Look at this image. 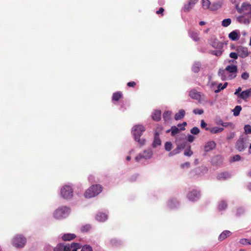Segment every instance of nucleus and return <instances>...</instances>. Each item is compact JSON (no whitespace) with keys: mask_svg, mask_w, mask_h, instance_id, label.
<instances>
[{"mask_svg":"<svg viewBox=\"0 0 251 251\" xmlns=\"http://www.w3.org/2000/svg\"><path fill=\"white\" fill-rule=\"evenodd\" d=\"M145 131V128L142 125H136L132 129V132L134 136L135 140L141 145L145 144V140L144 139H140V137Z\"/></svg>","mask_w":251,"mask_h":251,"instance_id":"nucleus-1","label":"nucleus"},{"mask_svg":"<svg viewBox=\"0 0 251 251\" xmlns=\"http://www.w3.org/2000/svg\"><path fill=\"white\" fill-rule=\"evenodd\" d=\"M80 246L77 243L71 244H59L54 249V251H77Z\"/></svg>","mask_w":251,"mask_h":251,"instance_id":"nucleus-2","label":"nucleus"},{"mask_svg":"<svg viewBox=\"0 0 251 251\" xmlns=\"http://www.w3.org/2000/svg\"><path fill=\"white\" fill-rule=\"evenodd\" d=\"M101 191L102 187L100 185H93L86 190L84 196L86 198H91L98 195Z\"/></svg>","mask_w":251,"mask_h":251,"instance_id":"nucleus-3","label":"nucleus"},{"mask_svg":"<svg viewBox=\"0 0 251 251\" xmlns=\"http://www.w3.org/2000/svg\"><path fill=\"white\" fill-rule=\"evenodd\" d=\"M70 209L66 206H62L57 208L53 213L55 219H61L67 217L70 214Z\"/></svg>","mask_w":251,"mask_h":251,"instance_id":"nucleus-4","label":"nucleus"},{"mask_svg":"<svg viewBox=\"0 0 251 251\" xmlns=\"http://www.w3.org/2000/svg\"><path fill=\"white\" fill-rule=\"evenodd\" d=\"M26 242V238L22 235H16L12 240V245L17 248H23Z\"/></svg>","mask_w":251,"mask_h":251,"instance_id":"nucleus-5","label":"nucleus"},{"mask_svg":"<svg viewBox=\"0 0 251 251\" xmlns=\"http://www.w3.org/2000/svg\"><path fill=\"white\" fill-rule=\"evenodd\" d=\"M61 195L64 199H69L73 196V190L70 186L65 185L61 189Z\"/></svg>","mask_w":251,"mask_h":251,"instance_id":"nucleus-6","label":"nucleus"},{"mask_svg":"<svg viewBox=\"0 0 251 251\" xmlns=\"http://www.w3.org/2000/svg\"><path fill=\"white\" fill-rule=\"evenodd\" d=\"M237 11L240 13L248 15L251 17V5L247 3H243L241 7L237 9Z\"/></svg>","mask_w":251,"mask_h":251,"instance_id":"nucleus-7","label":"nucleus"},{"mask_svg":"<svg viewBox=\"0 0 251 251\" xmlns=\"http://www.w3.org/2000/svg\"><path fill=\"white\" fill-rule=\"evenodd\" d=\"M226 70L227 71V73L229 74V79H232L236 77L237 71L236 66L234 65H228L226 67Z\"/></svg>","mask_w":251,"mask_h":251,"instance_id":"nucleus-8","label":"nucleus"},{"mask_svg":"<svg viewBox=\"0 0 251 251\" xmlns=\"http://www.w3.org/2000/svg\"><path fill=\"white\" fill-rule=\"evenodd\" d=\"M152 155V151L151 149L144 151L142 154L140 153L135 157L137 161H139L141 159H149L151 157Z\"/></svg>","mask_w":251,"mask_h":251,"instance_id":"nucleus-9","label":"nucleus"},{"mask_svg":"<svg viewBox=\"0 0 251 251\" xmlns=\"http://www.w3.org/2000/svg\"><path fill=\"white\" fill-rule=\"evenodd\" d=\"M199 0H189L187 3H185L183 7V10L185 12L190 11L198 2Z\"/></svg>","mask_w":251,"mask_h":251,"instance_id":"nucleus-10","label":"nucleus"},{"mask_svg":"<svg viewBox=\"0 0 251 251\" xmlns=\"http://www.w3.org/2000/svg\"><path fill=\"white\" fill-rule=\"evenodd\" d=\"M200 197V193L197 191H193L188 194L187 197L191 201H195L198 200Z\"/></svg>","mask_w":251,"mask_h":251,"instance_id":"nucleus-11","label":"nucleus"},{"mask_svg":"<svg viewBox=\"0 0 251 251\" xmlns=\"http://www.w3.org/2000/svg\"><path fill=\"white\" fill-rule=\"evenodd\" d=\"M237 20L241 24L248 25L250 23V17L249 15L244 14V15L239 16Z\"/></svg>","mask_w":251,"mask_h":251,"instance_id":"nucleus-12","label":"nucleus"},{"mask_svg":"<svg viewBox=\"0 0 251 251\" xmlns=\"http://www.w3.org/2000/svg\"><path fill=\"white\" fill-rule=\"evenodd\" d=\"M216 146V143L213 141H208L205 143L204 150L205 152H208L213 150Z\"/></svg>","mask_w":251,"mask_h":251,"instance_id":"nucleus-13","label":"nucleus"},{"mask_svg":"<svg viewBox=\"0 0 251 251\" xmlns=\"http://www.w3.org/2000/svg\"><path fill=\"white\" fill-rule=\"evenodd\" d=\"M250 97H251V88L243 91L239 95V97L244 100H246Z\"/></svg>","mask_w":251,"mask_h":251,"instance_id":"nucleus-14","label":"nucleus"},{"mask_svg":"<svg viewBox=\"0 0 251 251\" xmlns=\"http://www.w3.org/2000/svg\"><path fill=\"white\" fill-rule=\"evenodd\" d=\"M218 75L221 77V79L223 80H225L227 79H228V75L229 74L227 73V71L225 69H220L218 72Z\"/></svg>","mask_w":251,"mask_h":251,"instance_id":"nucleus-15","label":"nucleus"},{"mask_svg":"<svg viewBox=\"0 0 251 251\" xmlns=\"http://www.w3.org/2000/svg\"><path fill=\"white\" fill-rule=\"evenodd\" d=\"M231 176L230 174L227 172H223L219 174L217 176V178L219 180H225Z\"/></svg>","mask_w":251,"mask_h":251,"instance_id":"nucleus-16","label":"nucleus"},{"mask_svg":"<svg viewBox=\"0 0 251 251\" xmlns=\"http://www.w3.org/2000/svg\"><path fill=\"white\" fill-rule=\"evenodd\" d=\"M189 96L195 100H198L201 99L200 93L195 90H192L189 92Z\"/></svg>","mask_w":251,"mask_h":251,"instance_id":"nucleus-17","label":"nucleus"},{"mask_svg":"<svg viewBox=\"0 0 251 251\" xmlns=\"http://www.w3.org/2000/svg\"><path fill=\"white\" fill-rule=\"evenodd\" d=\"M206 130H209L212 134H216L222 132L224 130V128L219 127H213L212 128H206Z\"/></svg>","mask_w":251,"mask_h":251,"instance_id":"nucleus-18","label":"nucleus"},{"mask_svg":"<svg viewBox=\"0 0 251 251\" xmlns=\"http://www.w3.org/2000/svg\"><path fill=\"white\" fill-rule=\"evenodd\" d=\"M236 148L239 151H242L244 150L245 146L243 139H239L236 144Z\"/></svg>","mask_w":251,"mask_h":251,"instance_id":"nucleus-19","label":"nucleus"},{"mask_svg":"<svg viewBox=\"0 0 251 251\" xmlns=\"http://www.w3.org/2000/svg\"><path fill=\"white\" fill-rule=\"evenodd\" d=\"M159 133L155 132L154 134V140L152 143L153 147H156L157 146L161 145V140L159 137Z\"/></svg>","mask_w":251,"mask_h":251,"instance_id":"nucleus-20","label":"nucleus"},{"mask_svg":"<svg viewBox=\"0 0 251 251\" xmlns=\"http://www.w3.org/2000/svg\"><path fill=\"white\" fill-rule=\"evenodd\" d=\"M97 221L100 222H104L107 219V216L103 213H98L96 217Z\"/></svg>","mask_w":251,"mask_h":251,"instance_id":"nucleus-21","label":"nucleus"},{"mask_svg":"<svg viewBox=\"0 0 251 251\" xmlns=\"http://www.w3.org/2000/svg\"><path fill=\"white\" fill-rule=\"evenodd\" d=\"M228 37L231 40L236 41L239 39L240 35L236 31H233L229 34Z\"/></svg>","mask_w":251,"mask_h":251,"instance_id":"nucleus-22","label":"nucleus"},{"mask_svg":"<svg viewBox=\"0 0 251 251\" xmlns=\"http://www.w3.org/2000/svg\"><path fill=\"white\" fill-rule=\"evenodd\" d=\"M152 118L154 121H159L161 119V111L155 110L152 114Z\"/></svg>","mask_w":251,"mask_h":251,"instance_id":"nucleus-23","label":"nucleus"},{"mask_svg":"<svg viewBox=\"0 0 251 251\" xmlns=\"http://www.w3.org/2000/svg\"><path fill=\"white\" fill-rule=\"evenodd\" d=\"M185 112L183 109H180L178 112L176 113L175 116V119L176 120H179L182 119L185 116Z\"/></svg>","mask_w":251,"mask_h":251,"instance_id":"nucleus-24","label":"nucleus"},{"mask_svg":"<svg viewBox=\"0 0 251 251\" xmlns=\"http://www.w3.org/2000/svg\"><path fill=\"white\" fill-rule=\"evenodd\" d=\"M172 114V112L169 111H166L163 113V118L165 122H168L171 120Z\"/></svg>","mask_w":251,"mask_h":251,"instance_id":"nucleus-25","label":"nucleus"},{"mask_svg":"<svg viewBox=\"0 0 251 251\" xmlns=\"http://www.w3.org/2000/svg\"><path fill=\"white\" fill-rule=\"evenodd\" d=\"M231 235V232L228 230L224 231L219 236V239L220 240L222 241L226 239L227 236Z\"/></svg>","mask_w":251,"mask_h":251,"instance_id":"nucleus-26","label":"nucleus"},{"mask_svg":"<svg viewBox=\"0 0 251 251\" xmlns=\"http://www.w3.org/2000/svg\"><path fill=\"white\" fill-rule=\"evenodd\" d=\"M75 235L74 234L67 233L62 236V239L64 241H69L74 239Z\"/></svg>","mask_w":251,"mask_h":251,"instance_id":"nucleus-27","label":"nucleus"},{"mask_svg":"<svg viewBox=\"0 0 251 251\" xmlns=\"http://www.w3.org/2000/svg\"><path fill=\"white\" fill-rule=\"evenodd\" d=\"M183 148V146H178L174 150L170 152L169 154V156H172L178 153Z\"/></svg>","mask_w":251,"mask_h":251,"instance_id":"nucleus-28","label":"nucleus"},{"mask_svg":"<svg viewBox=\"0 0 251 251\" xmlns=\"http://www.w3.org/2000/svg\"><path fill=\"white\" fill-rule=\"evenodd\" d=\"M242 110V107L240 105H237L233 109V115L235 116H237L239 115L240 111Z\"/></svg>","mask_w":251,"mask_h":251,"instance_id":"nucleus-29","label":"nucleus"},{"mask_svg":"<svg viewBox=\"0 0 251 251\" xmlns=\"http://www.w3.org/2000/svg\"><path fill=\"white\" fill-rule=\"evenodd\" d=\"M239 51L241 52L240 56H241L243 58L246 57V56H247L248 55V50L247 48H240Z\"/></svg>","mask_w":251,"mask_h":251,"instance_id":"nucleus-30","label":"nucleus"},{"mask_svg":"<svg viewBox=\"0 0 251 251\" xmlns=\"http://www.w3.org/2000/svg\"><path fill=\"white\" fill-rule=\"evenodd\" d=\"M201 64L199 62H196L192 67V71L195 73H198L200 71Z\"/></svg>","mask_w":251,"mask_h":251,"instance_id":"nucleus-31","label":"nucleus"},{"mask_svg":"<svg viewBox=\"0 0 251 251\" xmlns=\"http://www.w3.org/2000/svg\"><path fill=\"white\" fill-rule=\"evenodd\" d=\"M210 5V2L209 0H202V6L204 9H207L209 8Z\"/></svg>","mask_w":251,"mask_h":251,"instance_id":"nucleus-32","label":"nucleus"},{"mask_svg":"<svg viewBox=\"0 0 251 251\" xmlns=\"http://www.w3.org/2000/svg\"><path fill=\"white\" fill-rule=\"evenodd\" d=\"M122 96V93L121 92H116L113 94L112 99L114 100H118Z\"/></svg>","mask_w":251,"mask_h":251,"instance_id":"nucleus-33","label":"nucleus"},{"mask_svg":"<svg viewBox=\"0 0 251 251\" xmlns=\"http://www.w3.org/2000/svg\"><path fill=\"white\" fill-rule=\"evenodd\" d=\"M231 21L230 19H226L222 21V25L224 27L228 26L231 24Z\"/></svg>","mask_w":251,"mask_h":251,"instance_id":"nucleus-34","label":"nucleus"},{"mask_svg":"<svg viewBox=\"0 0 251 251\" xmlns=\"http://www.w3.org/2000/svg\"><path fill=\"white\" fill-rule=\"evenodd\" d=\"M180 130L176 126H172V135L175 136L176 134L178 133Z\"/></svg>","mask_w":251,"mask_h":251,"instance_id":"nucleus-35","label":"nucleus"},{"mask_svg":"<svg viewBox=\"0 0 251 251\" xmlns=\"http://www.w3.org/2000/svg\"><path fill=\"white\" fill-rule=\"evenodd\" d=\"M221 5H222V3L220 2H218L215 3L212 5V7L211 8V9L212 10H217V9H219V8H220L221 7Z\"/></svg>","mask_w":251,"mask_h":251,"instance_id":"nucleus-36","label":"nucleus"},{"mask_svg":"<svg viewBox=\"0 0 251 251\" xmlns=\"http://www.w3.org/2000/svg\"><path fill=\"white\" fill-rule=\"evenodd\" d=\"M172 149V144L170 142H167L165 144V149L167 151H170Z\"/></svg>","mask_w":251,"mask_h":251,"instance_id":"nucleus-37","label":"nucleus"},{"mask_svg":"<svg viewBox=\"0 0 251 251\" xmlns=\"http://www.w3.org/2000/svg\"><path fill=\"white\" fill-rule=\"evenodd\" d=\"M190 35L191 38L194 40V41H198L199 39V34L197 32H192L190 33Z\"/></svg>","mask_w":251,"mask_h":251,"instance_id":"nucleus-38","label":"nucleus"},{"mask_svg":"<svg viewBox=\"0 0 251 251\" xmlns=\"http://www.w3.org/2000/svg\"><path fill=\"white\" fill-rule=\"evenodd\" d=\"M226 203L224 201H222L219 204L218 208L220 210L225 209L226 207Z\"/></svg>","mask_w":251,"mask_h":251,"instance_id":"nucleus-39","label":"nucleus"},{"mask_svg":"<svg viewBox=\"0 0 251 251\" xmlns=\"http://www.w3.org/2000/svg\"><path fill=\"white\" fill-rule=\"evenodd\" d=\"M177 202L176 200H171L169 201L168 205L171 208H174L176 206Z\"/></svg>","mask_w":251,"mask_h":251,"instance_id":"nucleus-40","label":"nucleus"},{"mask_svg":"<svg viewBox=\"0 0 251 251\" xmlns=\"http://www.w3.org/2000/svg\"><path fill=\"white\" fill-rule=\"evenodd\" d=\"M184 154L185 156H191L193 154V151L190 149V147L185 150Z\"/></svg>","mask_w":251,"mask_h":251,"instance_id":"nucleus-41","label":"nucleus"},{"mask_svg":"<svg viewBox=\"0 0 251 251\" xmlns=\"http://www.w3.org/2000/svg\"><path fill=\"white\" fill-rule=\"evenodd\" d=\"M81 251H93V249L90 246L86 245L82 247Z\"/></svg>","mask_w":251,"mask_h":251,"instance_id":"nucleus-42","label":"nucleus"},{"mask_svg":"<svg viewBox=\"0 0 251 251\" xmlns=\"http://www.w3.org/2000/svg\"><path fill=\"white\" fill-rule=\"evenodd\" d=\"M245 132L246 134L251 133V126L250 125H246L244 127Z\"/></svg>","mask_w":251,"mask_h":251,"instance_id":"nucleus-43","label":"nucleus"},{"mask_svg":"<svg viewBox=\"0 0 251 251\" xmlns=\"http://www.w3.org/2000/svg\"><path fill=\"white\" fill-rule=\"evenodd\" d=\"M200 132V130L197 127H194L191 129V133L193 134L197 135Z\"/></svg>","mask_w":251,"mask_h":251,"instance_id":"nucleus-44","label":"nucleus"},{"mask_svg":"<svg viewBox=\"0 0 251 251\" xmlns=\"http://www.w3.org/2000/svg\"><path fill=\"white\" fill-rule=\"evenodd\" d=\"M250 240H248L247 239H242L240 240V243L241 244H243V245H251L250 243Z\"/></svg>","mask_w":251,"mask_h":251,"instance_id":"nucleus-45","label":"nucleus"},{"mask_svg":"<svg viewBox=\"0 0 251 251\" xmlns=\"http://www.w3.org/2000/svg\"><path fill=\"white\" fill-rule=\"evenodd\" d=\"M186 122H183L181 124H178L176 127H177L181 130H184L185 129V126H186Z\"/></svg>","mask_w":251,"mask_h":251,"instance_id":"nucleus-46","label":"nucleus"},{"mask_svg":"<svg viewBox=\"0 0 251 251\" xmlns=\"http://www.w3.org/2000/svg\"><path fill=\"white\" fill-rule=\"evenodd\" d=\"M193 113L195 114L201 115L203 113L204 111L201 109H195L193 110Z\"/></svg>","mask_w":251,"mask_h":251,"instance_id":"nucleus-47","label":"nucleus"},{"mask_svg":"<svg viewBox=\"0 0 251 251\" xmlns=\"http://www.w3.org/2000/svg\"><path fill=\"white\" fill-rule=\"evenodd\" d=\"M241 77L244 80H247L249 77V74L247 72H244L242 74Z\"/></svg>","mask_w":251,"mask_h":251,"instance_id":"nucleus-48","label":"nucleus"},{"mask_svg":"<svg viewBox=\"0 0 251 251\" xmlns=\"http://www.w3.org/2000/svg\"><path fill=\"white\" fill-rule=\"evenodd\" d=\"M91 228V226L89 225H85L84 226H83L81 227V230L82 231H88Z\"/></svg>","mask_w":251,"mask_h":251,"instance_id":"nucleus-49","label":"nucleus"},{"mask_svg":"<svg viewBox=\"0 0 251 251\" xmlns=\"http://www.w3.org/2000/svg\"><path fill=\"white\" fill-rule=\"evenodd\" d=\"M222 51L218 50H214L212 51V53L214 55H215L217 56H220L222 54Z\"/></svg>","mask_w":251,"mask_h":251,"instance_id":"nucleus-50","label":"nucleus"},{"mask_svg":"<svg viewBox=\"0 0 251 251\" xmlns=\"http://www.w3.org/2000/svg\"><path fill=\"white\" fill-rule=\"evenodd\" d=\"M241 159V156L239 155H235L232 157L233 161H239Z\"/></svg>","mask_w":251,"mask_h":251,"instance_id":"nucleus-51","label":"nucleus"},{"mask_svg":"<svg viewBox=\"0 0 251 251\" xmlns=\"http://www.w3.org/2000/svg\"><path fill=\"white\" fill-rule=\"evenodd\" d=\"M229 56L232 58H234V59H237V57H238V56H237V54H236V53L235 52H231L229 54Z\"/></svg>","mask_w":251,"mask_h":251,"instance_id":"nucleus-52","label":"nucleus"},{"mask_svg":"<svg viewBox=\"0 0 251 251\" xmlns=\"http://www.w3.org/2000/svg\"><path fill=\"white\" fill-rule=\"evenodd\" d=\"M189 167H190V163L189 162H185L181 165V167L183 169L184 168H189Z\"/></svg>","mask_w":251,"mask_h":251,"instance_id":"nucleus-53","label":"nucleus"},{"mask_svg":"<svg viewBox=\"0 0 251 251\" xmlns=\"http://www.w3.org/2000/svg\"><path fill=\"white\" fill-rule=\"evenodd\" d=\"M242 91L241 87H239L238 88V89L236 90V91L234 93V94L236 96H237L239 97V95L241 93L240 92Z\"/></svg>","mask_w":251,"mask_h":251,"instance_id":"nucleus-54","label":"nucleus"},{"mask_svg":"<svg viewBox=\"0 0 251 251\" xmlns=\"http://www.w3.org/2000/svg\"><path fill=\"white\" fill-rule=\"evenodd\" d=\"M194 136L191 135H188L187 140L189 142H192L194 140Z\"/></svg>","mask_w":251,"mask_h":251,"instance_id":"nucleus-55","label":"nucleus"},{"mask_svg":"<svg viewBox=\"0 0 251 251\" xmlns=\"http://www.w3.org/2000/svg\"><path fill=\"white\" fill-rule=\"evenodd\" d=\"M222 84L220 83L218 85L217 89L215 91V93H219L220 91H221L222 89H221L220 88H222Z\"/></svg>","mask_w":251,"mask_h":251,"instance_id":"nucleus-56","label":"nucleus"},{"mask_svg":"<svg viewBox=\"0 0 251 251\" xmlns=\"http://www.w3.org/2000/svg\"><path fill=\"white\" fill-rule=\"evenodd\" d=\"M201 126L202 128H206L207 124L204 121V120H202L201 122Z\"/></svg>","mask_w":251,"mask_h":251,"instance_id":"nucleus-57","label":"nucleus"},{"mask_svg":"<svg viewBox=\"0 0 251 251\" xmlns=\"http://www.w3.org/2000/svg\"><path fill=\"white\" fill-rule=\"evenodd\" d=\"M135 82L134 81L129 82L127 83V85L129 87H133L135 85Z\"/></svg>","mask_w":251,"mask_h":251,"instance_id":"nucleus-58","label":"nucleus"},{"mask_svg":"<svg viewBox=\"0 0 251 251\" xmlns=\"http://www.w3.org/2000/svg\"><path fill=\"white\" fill-rule=\"evenodd\" d=\"M164 9L162 7L160 8L156 12V13L158 14L162 13L164 11Z\"/></svg>","mask_w":251,"mask_h":251,"instance_id":"nucleus-59","label":"nucleus"},{"mask_svg":"<svg viewBox=\"0 0 251 251\" xmlns=\"http://www.w3.org/2000/svg\"><path fill=\"white\" fill-rule=\"evenodd\" d=\"M227 85V82H226L224 84V85L222 86V88H220L221 89H224L225 88H226V87Z\"/></svg>","mask_w":251,"mask_h":251,"instance_id":"nucleus-60","label":"nucleus"},{"mask_svg":"<svg viewBox=\"0 0 251 251\" xmlns=\"http://www.w3.org/2000/svg\"><path fill=\"white\" fill-rule=\"evenodd\" d=\"M229 125V123H224V122H223L222 126H227Z\"/></svg>","mask_w":251,"mask_h":251,"instance_id":"nucleus-61","label":"nucleus"},{"mask_svg":"<svg viewBox=\"0 0 251 251\" xmlns=\"http://www.w3.org/2000/svg\"><path fill=\"white\" fill-rule=\"evenodd\" d=\"M223 122L222 120H220L219 121H218L217 122V124L218 125H221L222 126L223 125Z\"/></svg>","mask_w":251,"mask_h":251,"instance_id":"nucleus-62","label":"nucleus"},{"mask_svg":"<svg viewBox=\"0 0 251 251\" xmlns=\"http://www.w3.org/2000/svg\"><path fill=\"white\" fill-rule=\"evenodd\" d=\"M199 24H200V25L202 26V25H204L205 24V23L204 22H203V21H201V22H200Z\"/></svg>","mask_w":251,"mask_h":251,"instance_id":"nucleus-63","label":"nucleus"},{"mask_svg":"<svg viewBox=\"0 0 251 251\" xmlns=\"http://www.w3.org/2000/svg\"><path fill=\"white\" fill-rule=\"evenodd\" d=\"M247 187L249 190H251V183H250L248 184Z\"/></svg>","mask_w":251,"mask_h":251,"instance_id":"nucleus-64","label":"nucleus"}]
</instances>
